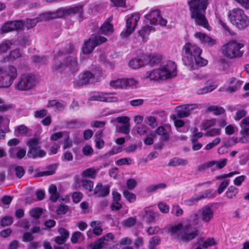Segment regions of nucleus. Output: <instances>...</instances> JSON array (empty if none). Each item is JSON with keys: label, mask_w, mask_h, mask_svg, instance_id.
<instances>
[{"label": "nucleus", "mask_w": 249, "mask_h": 249, "mask_svg": "<svg viewBox=\"0 0 249 249\" xmlns=\"http://www.w3.org/2000/svg\"><path fill=\"white\" fill-rule=\"evenodd\" d=\"M83 12V7L81 6L61 8L56 12L45 13L39 15L36 18L27 19L23 23V26L25 25L27 29H30L34 27L38 22L72 15H77L78 18H82Z\"/></svg>", "instance_id": "obj_1"}, {"label": "nucleus", "mask_w": 249, "mask_h": 249, "mask_svg": "<svg viewBox=\"0 0 249 249\" xmlns=\"http://www.w3.org/2000/svg\"><path fill=\"white\" fill-rule=\"evenodd\" d=\"M212 0H188L191 18L195 23L209 31L211 30L206 17V10Z\"/></svg>", "instance_id": "obj_2"}, {"label": "nucleus", "mask_w": 249, "mask_h": 249, "mask_svg": "<svg viewBox=\"0 0 249 249\" xmlns=\"http://www.w3.org/2000/svg\"><path fill=\"white\" fill-rule=\"evenodd\" d=\"M183 50L184 52L183 63L190 70H195L207 64L208 61L200 56L202 50L197 45L187 43L183 46Z\"/></svg>", "instance_id": "obj_3"}, {"label": "nucleus", "mask_w": 249, "mask_h": 249, "mask_svg": "<svg viewBox=\"0 0 249 249\" xmlns=\"http://www.w3.org/2000/svg\"><path fill=\"white\" fill-rule=\"evenodd\" d=\"M167 232L174 238L184 242L192 240L198 234V230L193 228L189 221H187L170 226Z\"/></svg>", "instance_id": "obj_4"}, {"label": "nucleus", "mask_w": 249, "mask_h": 249, "mask_svg": "<svg viewBox=\"0 0 249 249\" xmlns=\"http://www.w3.org/2000/svg\"><path fill=\"white\" fill-rule=\"evenodd\" d=\"M177 74V66L172 61L162 62L158 69L147 71L145 78L150 80L159 81L172 79Z\"/></svg>", "instance_id": "obj_5"}, {"label": "nucleus", "mask_w": 249, "mask_h": 249, "mask_svg": "<svg viewBox=\"0 0 249 249\" xmlns=\"http://www.w3.org/2000/svg\"><path fill=\"white\" fill-rule=\"evenodd\" d=\"M69 51L64 53L60 52L54 56L53 67L55 70L65 68L68 66L72 70H76L78 68V62L73 53L68 55L73 51V46H69Z\"/></svg>", "instance_id": "obj_6"}, {"label": "nucleus", "mask_w": 249, "mask_h": 249, "mask_svg": "<svg viewBox=\"0 0 249 249\" xmlns=\"http://www.w3.org/2000/svg\"><path fill=\"white\" fill-rule=\"evenodd\" d=\"M230 22L240 30H243L249 26V17L240 8L230 10L228 14Z\"/></svg>", "instance_id": "obj_7"}, {"label": "nucleus", "mask_w": 249, "mask_h": 249, "mask_svg": "<svg viewBox=\"0 0 249 249\" xmlns=\"http://www.w3.org/2000/svg\"><path fill=\"white\" fill-rule=\"evenodd\" d=\"M18 76L16 67L9 65L7 67L0 68V88H9Z\"/></svg>", "instance_id": "obj_8"}, {"label": "nucleus", "mask_w": 249, "mask_h": 249, "mask_svg": "<svg viewBox=\"0 0 249 249\" xmlns=\"http://www.w3.org/2000/svg\"><path fill=\"white\" fill-rule=\"evenodd\" d=\"M245 44L240 43L235 40H231L223 45L221 48L222 54L230 59L240 57L243 55V52L240 49L243 48Z\"/></svg>", "instance_id": "obj_9"}, {"label": "nucleus", "mask_w": 249, "mask_h": 249, "mask_svg": "<svg viewBox=\"0 0 249 249\" xmlns=\"http://www.w3.org/2000/svg\"><path fill=\"white\" fill-rule=\"evenodd\" d=\"M36 83L34 76L29 74H24L15 83L14 88L19 91H29L35 87Z\"/></svg>", "instance_id": "obj_10"}, {"label": "nucleus", "mask_w": 249, "mask_h": 249, "mask_svg": "<svg viewBox=\"0 0 249 249\" xmlns=\"http://www.w3.org/2000/svg\"><path fill=\"white\" fill-rule=\"evenodd\" d=\"M39 140L36 138L30 139L27 144L29 147V150L27 153V156L29 158H42L46 156V152L42 149L39 146Z\"/></svg>", "instance_id": "obj_11"}, {"label": "nucleus", "mask_w": 249, "mask_h": 249, "mask_svg": "<svg viewBox=\"0 0 249 249\" xmlns=\"http://www.w3.org/2000/svg\"><path fill=\"white\" fill-rule=\"evenodd\" d=\"M107 41V39L105 37L99 35H92L87 41L85 42L82 51L85 54L90 53L96 46Z\"/></svg>", "instance_id": "obj_12"}, {"label": "nucleus", "mask_w": 249, "mask_h": 249, "mask_svg": "<svg viewBox=\"0 0 249 249\" xmlns=\"http://www.w3.org/2000/svg\"><path fill=\"white\" fill-rule=\"evenodd\" d=\"M140 19V15L138 13H134L126 20V29L123 31L121 36L125 37L129 36L135 30L137 23Z\"/></svg>", "instance_id": "obj_13"}, {"label": "nucleus", "mask_w": 249, "mask_h": 249, "mask_svg": "<svg viewBox=\"0 0 249 249\" xmlns=\"http://www.w3.org/2000/svg\"><path fill=\"white\" fill-rule=\"evenodd\" d=\"M89 100L107 103L116 102L118 99L112 93L97 92L93 93L89 97Z\"/></svg>", "instance_id": "obj_14"}, {"label": "nucleus", "mask_w": 249, "mask_h": 249, "mask_svg": "<svg viewBox=\"0 0 249 249\" xmlns=\"http://www.w3.org/2000/svg\"><path fill=\"white\" fill-rule=\"evenodd\" d=\"M149 23L151 25L160 24L162 26L166 25L167 20L161 17L159 10H152L145 16Z\"/></svg>", "instance_id": "obj_15"}, {"label": "nucleus", "mask_w": 249, "mask_h": 249, "mask_svg": "<svg viewBox=\"0 0 249 249\" xmlns=\"http://www.w3.org/2000/svg\"><path fill=\"white\" fill-rule=\"evenodd\" d=\"M200 219L204 222L211 221L214 215V210L212 204H208L203 206L199 210Z\"/></svg>", "instance_id": "obj_16"}, {"label": "nucleus", "mask_w": 249, "mask_h": 249, "mask_svg": "<svg viewBox=\"0 0 249 249\" xmlns=\"http://www.w3.org/2000/svg\"><path fill=\"white\" fill-rule=\"evenodd\" d=\"M23 27V22L21 20H16L6 22L3 25L0 29V33H8L14 30L22 29Z\"/></svg>", "instance_id": "obj_17"}, {"label": "nucleus", "mask_w": 249, "mask_h": 249, "mask_svg": "<svg viewBox=\"0 0 249 249\" xmlns=\"http://www.w3.org/2000/svg\"><path fill=\"white\" fill-rule=\"evenodd\" d=\"M195 38L201 43L212 47L217 43L216 40L213 38L204 33L197 32L194 35Z\"/></svg>", "instance_id": "obj_18"}, {"label": "nucleus", "mask_w": 249, "mask_h": 249, "mask_svg": "<svg viewBox=\"0 0 249 249\" xmlns=\"http://www.w3.org/2000/svg\"><path fill=\"white\" fill-rule=\"evenodd\" d=\"M94 74L90 71H86L79 75L78 79L76 82L78 86L86 85L92 82L94 79Z\"/></svg>", "instance_id": "obj_19"}, {"label": "nucleus", "mask_w": 249, "mask_h": 249, "mask_svg": "<svg viewBox=\"0 0 249 249\" xmlns=\"http://www.w3.org/2000/svg\"><path fill=\"white\" fill-rule=\"evenodd\" d=\"M159 216L158 212L154 211L150 207H146L144 211L142 216L146 222L149 223L154 222L156 218Z\"/></svg>", "instance_id": "obj_20"}, {"label": "nucleus", "mask_w": 249, "mask_h": 249, "mask_svg": "<svg viewBox=\"0 0 249 249\" xmlns=\"http://www.w3.org/2000/svg\"><path fill=\"white\" fill-rule=\"evenodd\" d=\"M171 133V127L169 125L166 124L160 126L156 129V133L160 136L161 139L164 141L169 140Z\"/></svg>", "instance_id": "obj_21"}, {"label": "nucleus", "mask_w": 249, "mask_h": 249, "mask_svg": "<svg viewBox=\"0 0 249 249\" xmlns=\"http://www.w3.org/2000/svg\"><path fill=\"white\" fill-rule=\"evenodd\" d=\"M147 61L144 58V55L141 56L140 58L132 59L129 62L128 65L133 69H138L146 65Z\"/></svg>", "instance_id": "obj_22"}, {"label": "nucleus", "mask_w": 249, "mask_h": 249, "mask_svg": "<svg viewBox=\"0 0 249 249\" xmlns=\"http://www.w3.org/2000/svg\"><path fill=\"white\" fill-rule=\"evenodd\" d=\"M144 58L147 61L146 65L149 64L151 66H155L160 63L162 59V56L160 54L153 53L149 54H145Z\"/></svg>", "instance_id": "obj_23"}, {"label": "nucleus", "mask_w": 249, "mask_h": 249, "mask_svg": "<svg viewBox=\"0 0 249 249\" xmlns=\"http://www.w3.org/2000/svg\"><path fill=\"white\" fill-rule=\"evenodd\" d=\"M210 190L206 191L204 194L193 197L184 201V204L188 206L196 205L197 202L204 198L210 197L211 196Z\"/></svg>", "instance_id": "obj_24"}, {"label": "nucleus", "mask_w": 249, "mask_h": 249, "mask_svg": "<svg viewBox=\"0 0 249 249\" xmlns=\"http://www.w3.org/2000/svg\"><path fill=\"white\" fill-rule=\"evenodd\" d=\"M109 193V187L108 185L103 186L101 183H98L95 187L94 194L98 197H105Z\"/></svg>", "instance_id": "obj_25"}, {"label": "nucleus", "mask_w": 249, "mask_h": 249, "mask_svg": "<svg viewBox=\"0 0 249 249\" xmlns=\"http://www.w3.org/2000/svg\"><path fill=\"white\" fill-rule=\"evenodd\" d=\"M67 103L63 100H51L49 101L47 106L48 107H54L59 111H63L66 107Z\"/></svg>", "instance_id": "obj_26"}, {"label": "nucleus", "mask_w": 249, "mask_h": 249, "mask_svg": "<svg viewBox=\"0 0 249 249\" xmlns=\"http://www.w3.org/2000/svg\"><path fill=\"white\" fill-rule=\"evenodd\" d=\"M243 82L235 78H231L230 81V85L226 90L230 92H233L238 89L243 84Z\"/></svg>", "instance_id": "obj_27"}, {"label": "nucleus", "mask_w": 249, "mask_h": 249, "mask_svg": "<svg viewBox=\"0 0 249 249\" xmlns=\"http://www.w3.org/2000/svg\"><path fill=\"white\" fill-rule=\"evenodd\" d=\"M125 80L124 78H114L109 82V86L114 89H125Z\"/></svg>", "instance_id": "obj_28"}, {"label": "nucleus", "mask_w": 249, "mask_h": 249, "mask_svg": "<svg viewBox=\"0 0 249 249\" xmlns=\"http://www.w3.org/2000/svg\"><path fill=\"white\" fill-rule=\"evenodd\" d=\"M112 20V17L109 18L102 25L101 27V31L103 34L109 35L113 31V27L111 23Z\"/></svg>", "instance_id": "obj_29"}, {"label": "nucleus", "mask_w": 249, "mask_h": 249, "mask_svg": "<svg viewBox=\"0 0 249 249\" xmlns=\"http://www.w3.org/2000/svg\"><path fill=\"white\" fill-rule=\"evenodd\" d=\"M227 159H223L219 161L212 160L209 161V168L212 171L222 169L227 164Z\"/></svg>", "instance_id": "obj_30"}, {"label": "nucleus", "mask_w": 249, "mask_h": 249, "mask_svg": "<svg viewBox=\"0 0 249 249\" xmlns=\"http://www.w3.org/2000/svg\"><path fill=\"white\" fill-rule=\"evenodd\" d=\"M152 31H154L153 28L145 26L138 32L139 35L142 37L143 42H146L148 40V36Z\"/></svg>", "instance_id": "obj_31"}, {"label": "nucleus", "mask_w": 249, "mask_h": 249, "mask_svg": "<svg viewBox=\"0 0 249 249\" xmlns=\"http://www.w3.org/2000/svg\"><path fill=\"white\" fill-rule=\"evenodd\" d=\"M240 133L242 135L249 136V117H246L240 123Z\"/></svg>", "instance_id": "obj_32"}, {"label": "nucleus", "mask_w": 249, "mask_h": 249, "mask_svg": "<svg viewBox=\"0 0 249 249\" xmlns=\"http://www.w3.org/2000/svg\"><path fill=\"white\" fill-rule=\"evenodd\" d=\"M15 44L12 40L6 39L0 44V54L6 53Z\"/></svg>", "instance_id": "obj_33"}, {"label": "nucleus", "mask_w": 249, "mask_h": 249, "mask_svg": "<svg viewBox=\"0 0 249 249\" xmlns=\"http://www.w3.org/2000/svg\"><path fill=\"white\" fill-rule=\"evenodd\" d=\"M90 226L92 228L93 233L97 235H99L101 234L103 231L102 228V223L99 221H94L91 222Z\"/></svg>", "instance_id": "obj_34"}, {"label": "nucleus", "mask_w": 249, "mask_h": 249, "mask_svg": "<svg viewBox=\"0 0 249 249\" xmlns=\"http://www.w3.org/2000/svg\"><path fill=\"white\" fill-rule=\"evenodd\" d=\"M21 56V53L20 52L18 49H15L10 52L9 55L5 58V60L9 61H14Z\"/></svg>", "instance_id": "obj_35"}, {"label": "nucleus", "mask_w": 249, "mask_h": 249, "mask_svg": "<svg viewBox=\"0 0 249 249\" xmlns=\"http://www.w3.org/2000/svg\"><path fill=\"white\" fill-rule=\"evenodd\" d=\"M49 192L50 194V199L54 202L59 197V195L57 193L56 186L54 184H52L49 188Z\"/></svg>", "instance_id": "obj_36"}, {"label": "nucleus", "mask_w": 249, "mask_h": 249, "mask_svg": "<svg viewBox=\"0 0 249 249\" xmlns=\"http://www.w3.org/2000/svg\"><path fill=\"white\" fill-rule=\"evenodd\" d=\"M188 161L186 160L175 158L171 160L169 162V165L173 166L179 165H185L187 164Z\"/></svg>", "instance_id": "obj_37"}, {"label": "nucleus", "mask_w": 249, "mask_h": 249, "mask_svg": "<svg viewBox=\"0 0 249 249\" xmlns=\"http://www.w3.org/2000/svg\"><path fill=\"white\" fill-rule=\"evenodd\" d=\"M96 173L97 170L93 168H90L83 171L82 173V176L83 178H94L96 177Z\"/></svg>", "instance_id": "obj_38"}, {"label": "nucleus", "mask_w": 249, "mask_h": 249, "mask_svg": "<svg viewBox=\"0 0 249 249\" xmlns=\"http://www.w3.org/2000/svg\"><path fill=\"white\" fill-rule=\"evenodd\" d=\"M217 87L216 85H211L210 86H206L204 88L198 89L197 90V93L198 94H206L208 92H210L214 89H215Z\"/></svg>", "instance_id": "obj_39"}, {"label": "nucleus", "mask_w": 249, "mask_h": 249, "mask_svg": "<svg viewBox=\"0 0 249 249\" xmlns=\"http://www.w3.org/2000/svg\"><path fill=\"white\" fill-rule=\"evenodd\" d=\"M207 110L210 112H212L213 114L216 115L223 114L225 110V109L222 107H219L216 106H211L209 107Z\"/></svg>", "instance_id": "obj_40"}, {"label": "nucleus", "mask_w": 249, "mask_h": 249, "mask_svg": "<svg viewBox=\"0 0 249 249\" xmlns=\"http://www.w3.org/2000/svg\"><path fill=\"white\" fill-rule=\"evenodd\" d=\"M177 115L179 118H185L190 115L185 105L178 107L177 108Z\"/></svg>", "instance_id": "obj_41"}, {"label": "nucleus", "mask_w": 249, "mask_h": 249, "mask_svg": "<svg viewBox=\"0 0 249 249\" xmlns=\"http://www.w3.org/2000/svg\"><path fill=\"white\" fill-rule=\"evenodd\" d=\"M160 243V238L159 236L152 237L149 241V249H156V247Z\"/></svg>", "instance_id": "obj_42"}, {"label": "nucleus", "mask_w": 249, "mask_h": 249, "mask_svg": "<svg viewBox=\"0 0 249 249\" xmlns=\"http://www.w3.org/2000/svg\"><path fill=\"white\" fill-rule=\"evenodd\" d=\"M238 193V189L233 186H230L226 192L227 197L229 198H232L235 197Z\"/></svg>", "instance_id": "obj_43"}, {"label": "nucleus", "mask_w": 249, "mask_h": 249, "mask_svg": "<svg viewBox=\"0 0 249 249\" xmlns=\"http://www.w3.org/2000/svg\"><path fill=\"white\" fill-rule=\"evenodd\" d=\"M218 23L220 25L221 27L226 32L229 33L231 36H234L235 33L233 31H231L226 23L221 18L218 17L217 18Z\"/></svg>", "instance_id": "obj_44"}, {"label": "nucleus", "mask_w": 249, "mask_h": 249, "mask_svg": "<svg viewBox=\"0 0 249 249\" xmlns=\"http://www.w3.org/2000/svg\"><path fill=\"white\" fill-rule=\"evenodd\" d=\"M136 223V218L135 217H129L124 220L122 222L123 226L125 227H131L134 226Z\"/></svg>", "instance_id": "obj_45"}, {"label": "nucleus", "mask_w": 249, "mask_h": 249, "mask_svg": "<svg viewBox=\"0 0 249 249\" xmlns=\"http://www.w3.org/2000/svg\"><path fill=\"white\" fill-rule=\"evenodd\" d=\"M171 213L178 217L181 216L183 213V210L179 207V205H173L172 210Z\"/></svg>", "instance_id": "obj_46"}, {"label": "nucleus", "mask_w": 249, "mask_h": 249, "mask_svg": "<svg viewBox=\"0 0 249 249\" xmlns=\"http://www.w3.org/2000/svg\"><path fill=\"white\" fill-rule=\"evenodd\" d=\"M215 125V121L214 120H206L202 122L201 125V129L206 130Z\"/></svg>", "instance_id": "obj_47"}, {"label": "nucleus", "mask_w": 249, "mask_h": 249, "mask_svg": "<svg viewBox=\"0 0 249 249\" xmlns=\"http://www.w3.org/2000/svg\"><path fill=\"white\" fill-rule=\"evenodd\" d=\"M125 80V88L128 87H136L138 84L137 80L134 78H124Z\"/></svg>", "instance_id": "obj_48"}, {"label": "nucleus", "mask_w": 249, "mask_h": 249, "mask_svg": "<svg viewBox=\"0 0 249 249\" xmlns=\"http://www.w3.org/2000/svg\"><path fill=\"white\" fill-rule=\"evenodd\" d=\"M28 132L27 127L24 125H20L15 129V133L17 136L19 135H25Z\"/></svg>", "instance_id": "obj_49"}, {"label": "nucleus", "mask_w": 249, "mask_h": 249, "mask_svg": "<svg viewBox=\"0 0 249 249\" xmlns=\"http://www.w3.org/2000/svg\"><path fill=\"white\" fill-rule=\"evenodd\" d=\"M42 211L40 208H34L30 211V215L32 217L36 219L38 218L42 214Z\"/></svg>", "instance_id": "obj_50"}, {"label": "nucleus", "mask_w": 249, "mask_h": 249, "mask_svg": "<svg viewBox=\"0 0 249 249\" xmlns=\"http://www.w3.org/2000/svg\"><path fill=\"white\" fill-rule=\"evenodd\" d=\"M221 142V139L219 138H216L214 139L212 142L208 143L205 147V149L209 150L217 145Z\"/></svg>", "instance_id": "obj_51"}, {"label": "nucleus", "mask_w": 249, "mask_h": 249, "mask_svg": "<svg viewBox=\"0 0 249 249\" xmlns=\"http://www.w3.org/2000/svg\"><path fill=\"white\" fill-rule=\"evenodd\" d=\"M82 186L86 190L91 192L93 190V183L90 180H82L81 181Z\"/></svg>", "instance_id": "obj_52"}, {"label": "nucleus", "mask_w": 249, "mask_h": 249, "mask_svg": "<svg viewBox=\"0 0 249 249\" xmlns=\"http://www.w3.org/2000/svg\"><path fill=\"white\" fill-rule=\"evenodd\" d=\"M132 163V160L129 158H123L117 160L116 164L119 166L123 165H130Z\"/></svg>", "instance_id": "obj_53"}, {"label": "nucleus", "mask_w": 249, "mask_h": 249, "mask_svg": "<svg viewBox=\"0 0 249 249\" xmlns=\"http://www.w3.org/2000/svg\"><path fill=\"white\" fill-rule=\"evenodd\" d=\"M68 132L60 131L53 134L50 137L51 140L57 141L62 137H64Z\"/></svg>", "instance_id": "obj_54"}, {"label": "nucleus", "mask_w": 249, "mask_h": 249, "mask_svg": "<svg viewBox=\"0 0 249 249\" xmlns=\"http://www.w3.org/2000/svg\"><path fill=\"white\" fill-rule=\"evenodd\" d=\"M158 207L162 213H167L169 212V206L165 203L160 202L158 204Z\"/></svg>", "instance_id": "obj_55"}, {"label": "nucleus", "mask_w": 249, "mask_h": 249, "mask_svg": "<svg viewBox=\"0 0 249 249\" xmlns=\"http://www.w3.org/2000/svg\"><path fill=\"white\" fill-rule=\"evenodd\" d=\"M123 194L124 197L130 202L132 203L136 200V196L134 194L128 191H125L124 192Z\"/></svg>", "instance_id": "obj_56"}, {"label": "nucleus", "mask_w": 249, "mask_h": 249, "mask_svg": "<svg viewBox=\"0 0 249 249\" xmlns=\"http://www.w3.org/2000/svg\"><path fill=\"white\" fill-rule=\"evenodd\" d=\"M221 130L220 128H213L207 131L205 135L209 137H214L220 135Z\"/></svg>", "instance_id": "obj_57"}, {"label": "nucleus", "mask_w": 249, "mask_h": 249, "mask_svg": "<svg viewBox=\"0 0 249 249\" xmlns=\"http://www.w3.org/2000/svg\"><path fill=\"white\" fill-rule=\"evenodd\" d=\"M104 244V240L102 239H100L93 244L90 245L91 249H101L103 248Z\"/></svg>", "instance_id": "obj_58"}, {"label": "nucleus", "mask_w": 249, "mask_h": 249, "mask_svg": "<svg viewBox=\"0 0 249 249\" xmlns=\"http://www.w3.org/2000/svg\"><path fill=\"white\" fill-rule=\"evenodd\" d=\"M64 149H67L72 146V142L69 139V133L68 132L67 133L64 137Z\"/></svg>", "instance_id": "obj_59"}, {"label": "nucleus", "mask_w": 249, "mask_h": 249, "mask_svg": "<svg viewBox=\"0 0 249 249\" xmlns=\"http://www.w3.org/2000/svg\"><path fill=\"white\" fill-rule=\"evenodd\" d=\"M246 136L243 135V137L240 138L239 140L237 138H231L229 139V142H231L232 145H234L238 142L241 143H246L248 142V139L246 138Z\"/></svg>", "instance_id": "obj_60"}, {"label": "nucleus", "mask_w": 249, "mask_h": 249, "mask_svg": "<svg viewBox=\"0 0 249 249\" xmlns=\"http://www.w3.org/2000/svg\"><path fill=\"white\" fill-rule=\"evenodd\" d=\"M119 132L124 134H128L130 132V124H124L121 125L119 128Z\"/></svg>", "instance_id": "obj_61"}, {"label": "nucleus", "mask_w": 249, "mask_h": 249, "mask_svg": "<svg viewBox=\"0 0 249 249\" xmlns=\"http://www.w3.org/2000/svg\"><path fill=\"white\" fill-rule=\"evenodd\" d=\"M13 223V219L11 217L5 216L1 220V225L5 227L11 225Z\"/></svg>", "instance_id": "obj_62"}, {"label": "nucleus", "mask_w": 249, "mask_h": 249, "mask_svg": "<svg viewBox=\"0 0 249 249\" xmlns=\"http://www.w3.org/2000/svg\"><path fill=\"white\" fill-rule=\"evenodd\" d=\"M229 184V180H225L221 182L217 189V193L221 194L225 190Z\"/></svg>", "instance_id": "obj_63"}, {"label": "nucleus", "mask_w": 249, "mask_h": 249, "mask_svg": "<svg viewBox=\"0 0 249 249\" xmlns=\"http://www.w3.org/2000/svg\"><path fill=\"white\" fill-rule=\"evenodd\" d=\"M16 176L18 178H21L25 173L24 168L21 166H16L15 168Z\"/></svg>", "instance_id": "obj_64"}]
</instances>
